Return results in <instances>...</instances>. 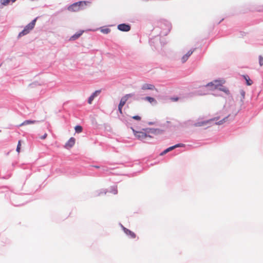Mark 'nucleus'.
<instances>
[{"instance_id":"26","label":"nucleus","mask_w":263,"mask_h":263,"mask_svg":"<svg viewBox=\"0 0 263 263\" xmlns=\"http://www.w3.org/2000/svg\"><path fill=\"white\" fill-rule=\"evenodd\" d=\"M133 119L136 120H138V121H140L141 120V117L139 116H133L132 117Z\"/></svg>"},{"instance_id":"21","label":"nucleus","mask_w":263,"mask_h":263,"mask_svg":"<svg viewBox=\"0 0 263 263\" xmlns=\"http://www.w3.org/2000/svg\"><path fill=\"white\" fill-rule=\"evenodd\" d=\"M21 147V141L19 140L17 143V147H16V152L19 153L20 152Z\"/></svg>"},{"instance_id":"22","label":"nucleus","mask_w":263,"mask_h":263,"mask_svg":"<svg viewBox=\"0 0 263 263\" xmlns=\"http://www.w3.org/2000/svg\"><path fill=\"white\" fill-rule=\"evenodd\" d=\"M230 115L228 116L227 117H226V118H224V119H223L222 120H221L220 121L218 124H222V123H223L224 122H226L228 121V118L229 117Z\"/></svg>"},{"instance_id":"28","label":"nucleus","mask_w":263,"mask_h":263,"mask_svg":"<svg viewBox=\"0 0 263 263\" xmlns=\"http://www.w3.org/2000/svg\"><path fill=\"white\" fill-rule=\"evenodd\" d=\"M169 152V151L167 150V149L166 148V149H165L163 152H162L160 155L162 156L165 154H166L167 153Z\"/></svg>"},{"instance_id":"17","label":"nucleus","mask_w":263,"mask_h":263,"mask_svg":"<svg viewBox=\"0 0 263 263\" xmlns=\"http://www.w3.org/2000/svg\"><path fill=\"white\" fill-rule=\"evenodd\" d=\"M219 89L223 92H224L227 95H230V91L228 88L223 86L220 87Z\"/></svg>"},{"instance_id":"30","label":"nucleus","mask_w":263,"mask_h":263,"mask_svg":"<svg viewBox=\"0 0 263 263\" xmlns=\"http://www.w3.org/2000/svg\"><path fill=\"white\" fill-rule=\"evenodd\" d=\"M122 107H120V106H118V110H119V112H120V113L121 114H122Z\"/></svg>"},{"instance_id":"23","label":"nucleus","mask_w":263,"mask_h":263,"mask_svg":"<svg viewBox=\"0 0 263 263\" xmlns=\"http://www.w3.org/2000/svg\"><path fill=\"white\" fill-rule=\"evenodd\" d=\"M259 63L260 66L263 65V57L261 55L259 57Z\"/></svg>"},{"instance_id":"32","label":"nucleus","mask_w":263,"mask_h":263,"mask_svg":"<svg viewBox=\"0 0 263 263\" xmlns=\"http://www.w3.org/2000/svg\"><path fill=\"white\" fill-rule=\"evenodd\" d=\"M241 95L244 97L245 95V92L244 91H241Z\"/></svg>"},{"instance_id":"15","label":"nucleus","mask_w":263,"mask_h":263,"mask_svg":"<svg viewBox=\"0 0 263 263\" xmlns=\"http://www.w3.org/2000/svg\"><path fill=\"white\" fill-rule=\"evenodd\" d=\"M83 32V31H81L80 33H76L75 34H74L70 37V40H75L77 39L82 34Z\"/></svg>"},{"instance_id":"2","label":"nucleus","mask_w":263,"mask_h":263,"mask_svg":"<svg viewBox=\"0 0 263 263\" xmlns=\"http://www.w3.org/2000/svg\"><path fill=\"white\" fill-rule=\"evenodd\" d=\"M36 21V19L35 18L30 23L28 24L25 27L24 29L19 33L18 36L21 37L22 36L27 34L30 32V31L34 28Z\"/></svg>"},{"instance_id":"18","label":"nucleus","mask_w":263,"mask_h":263,"mask_svg":"<svg viewBox=\"0 0 263 263\" xmlns=\"http://www.w3.org/2000/svg\"><path fill=\"white\" fill-rule=\"evenodd\" d=\"M100 31L101 32L104 34H107L110 32V29L107 28H101L100 29Z\"/></svg>"},{"instance_id":"12","label":"nucleus","mask_w":263,"mask_h":263,"mask_svg":"<svg viewBox=\"0 0 263 263\" xmlns=\"http://www.w3.org/2000/svg\"><path fill=\"white\" fill-rule=\"evenodd\" d=\"M36 122H37V121H36V120H25L22 123H21L19 125V126H22L23 125H29V124H34Z\"/></svg>"},{"instance_id":"4","label":"nucleus","mask_w":263,"mask_h":263,"mask_svg":"<svg viewBox=\"0 0 263 263\" xmlns=\"http://www.w3.org/2000/svg\"><path fill=\"white\" fill-rule=\"evenodd\" d=\"M225 83L224 80H215L213 82L209 83L206 86H212L214 89H218Z\"/></svg>"},{"instance_id":"31","label":"nucleus","mask_w":263,"mask_h":263,"mask_svg":"<svg viewBox=\"0 0 263 263\" xmlns=\"http://www.w3.org/2000/svg\"><path fill=\"white\" fill-rule=\"evenodd\" d=\"M47 136V134L45 133L43 136L41 137V139H45Z\"/></svg>"},{"instance_id":"20","label":"nucleus","mask_w":263,"mask_h":263,"mask_svg":"<svg viewBox=\"0 0 263 263\" xmlns=\"http://www.w3.org/2000/svg\"><path fill=\"white\" fill-rule=\"evenodd\" d=\"M75 131L76 132L78 133H80L82 132L83 128L80 125H77L75 128Z\"/></svg>"},{"instance_id":"33","label":"nucleus","mask_w":263,"mask_h":263,"mask_svg":"<svg viewBox=\"0 0 263 263\" xmlns=\"http://www.w3.org/2000/svg\"><path fill=\"white\" fill-rule=\"evenodd\" d=\"M174 100H175V101H177V100H178V99H177V98H176V99H174Z\"/></svg>"},{"instance_id":"11","label":"nucleus","mask_w":263,"mask_h":263,"mask_svg":"<svg viewBox=\"0 0 263 263\" xmlns=\"http://www.w3.org/2000/svg\"><path fill=\"white\" fill-rule=\"evenodd\" d=\"M142 89L143 90H146V89L154 90L155 89V87L154 85H152L151 84H145L142 86Z\"/></svg>"},{"instance_id":"29","label":"nucleus","mask_w":263,"mask_h":263,"mask_svg":"<svg viewBox=\"0 0 263 263\" xmlns=\"http://www.w3.org/2000/svg\"><path fill=\"white\" fill-rule=\"evenodd\" d=\"M118 192V191H117V186L115 187V189H114L113 191H112V193L114 194H116Z\"/></svg>"},{"instance_id":"8","label":"nucleus","mask_w":263,"mask_h":263,"mask_svg":"<svg viewBox=\"0 0 263 263\" xmlns=\"http://www.w3.org/2000/svg\"><path fill=\"white\" fill-rule=\"evenodd\" d=\"M194 49H193V50H190L187 52V53L186 54H185V55H184L182 58H181V61L182 63H184L185 62L187 59H189V58L191 56V55L193 53V52H194Z\"/></svg>"},{"instance_id":"5","label":"nucleus","mask_w":263,"mask_h":263,"mask_svg":"<svg viewBox=\"0 0 263 263\" xmlns=\"http://www.w3.org/2000/svg\"><path fill=\"white\" fill-rule=\"evenodd\" d=\"M133 96L134 95L132 93L127 94L125 95L121 98L120 103L119 104V106L123 107L125 105L129 98L133 97Z\"/></svg>"},{"instance_id":"9","label":"nucleus","mask_w":263,"mask_h":263,"mask_svg":"<svg viewBox=\"0 0 263 263\" xmlns=\"http://www.w3.org/2000/svg\"><path fill=\"white\" fill-rule=\"evenodd\" d=\"M209 122V120L202 121L195 123L194 125L196 127L204 126L207 125Z\"/></svg>"},{"instance_id":"34","label":"nucleus","mask_w":263,"mask_h":263,"mask_svg":"<svg viewBox=\"0 0 263 263\" xmlns=\"http://www.w3.org/2000/svg\"><path fill=\"white\" fill-rule=\"evenodd\" d=\"M95 167H96V168H99V166H95Z\"/></svg>"},{"instance_id":"16","label":"nucleus","mask_w":263,"mask_h":263,"mask_svg":"<svg viewBox=\"0 0 263 263\" xmlns=\"http://www.w3.org/2000/svg\"><path fill=\"white\" fill-rule=\"evenodd\" d=\"M183 146V144H176L174 146H171V147L167 148V149L169 152H170V151L173 150L174 149H175V148L182 147Z\"/></svg>"},{"instance_id":"25","label":"nucleus","mask_w":263,"mask_h":263,"mask_svg":"<svg viewBox=\"0 0 263 263\" xmlns=\"http://www.w3.org/2000/svg\"><path fill=\"white\" fill-rule=\"evenodd\" d=\"M94 98H95L93 97V96H92V95H91V96H90V97L89 98V99H88V103L89 104H91L92 101L93 100Z\"/></svg>"},{"instance_id":"3","label":"nucleus","mask_w":263,"mask_h":263,"mask_svg":"<svg viewBox=\"0 0 263 263\" xmlns=\"http://www.w3.org/2000/svg\"><path fill=\"white\" fill-rule=\"evenodd\" d=\"M133 130L134 133V135L137 137V139L140 140H143L147 138H151L152 137L150 135H147L145 133L143 132H137L133 129Z\"/></svg>"},{"instance_id":"10","label":"nucleus","mask_w":263,"mask_h":263,"mask_svg":"<svg viewBox=\"0 0 263 263\" xmlns=\"http://www.w3.org/2000/svg\"><path fill=\"white\" fill-rule=\"evenodd\" d=\"M123 230H124V233L126 235L130 236L132 238H135L136 237V234L133 232L131 231L130 230H129L125 228H123Z\"/></svg>"},{"instance_id":"19","label":"nucleus","mask_w":263,"mask_h":263,"mask_svg":"<svg viewBox=\"0 0 263 263\" xmlns=\"http://www.w3.org/2000/svg\"><path fill=\"white\" fill-rule=\"evenodd\" d=\"M16 0H1V3L3 5H8L10 1L14 2Z\"/></svg>"},{"instance_id":"6","label":"nucleus","mask_w":263,"mask_h":263,"mask_svg":"<svg viewBox=\"0 0 263 263\" xmlns=\"http://www.w3.org/2000/svg\"><path fill=\"white\" fill-rule=\"evenodd\" d=\"M76 139L74 138L71 137L68 140V141L65 144V147L67 149H69L72 147L74 145Z\"/></svg>"},{"instance_id":"7","label":"nucleus","mask_w":263,"mask_h":263,"mask_svg":"<svg viewBox=\"0 0 263 263\" xmlns=\"http://www.w3.org/2000/svg\"><path fill=\"white\" fill-rule=\"evenodd\" d=\"M118 29L122 31H128L130 29V27L128 25L122 24L118 26Z\"/></svg>"},{"instance_id":"14","label":"nucleus","mask_w":263,"mask_h":263,"mask_svg":"<svg viewBox=\"0 0 263 263\" xmlns=\"http://www.w3.org/2000/svg\"><path fill=\"white\" fill-rule=\"evenodd\" d=\"M143 99L145 101L149 102L151 104H152V103L156 104L157 103L156 100L154 98H152L151 97H146Z\"/></svg>"},{"instance_id":"1","label":"nucleus","mask_w":263,"mask_h":263,"mask_svg":"<svg viewBox=\"0 0 263 263\" xmlns=\"http://www.w3.org/2000/svg\"><path fill=\"white\" fill-rule=\"evenodd\" d=\"M90 4L91 2L89 1H80L69 6L68 8V10L70 11L77 12L84 9L86 6Z\"/></svg>"},{"instance_id":"27","label":"nucleus","mask_w":263,"mask_h":263,"mask_svg":"<svg viewBox=\"0 0 263 263\" xmlns=\"http://www.w3.org/2000/svg\"><path fill=\"white\" fill-rule=\"evenodd\" d=\"M169 152V151L167 150V149L166 148V149H165L163 152H162L160 155L162 156L165 154H166L167 153Z\"/></svg>"},{"instance_id":"24","label":"nucleus","mask_w":263,"mask_h":263,"mask_svg":"<svg viewBox=\"0 0 263 263\" xmlns=\"http://www.w3.org/2000/svg\"><path fill=\"white\" fill-rule=\"evenodd\" d=\"M101 92V90H96L91 95L93 96L94 98L98 96Z\"/></svg>"},{"instance_id":"13","label":"nucleus","mask_w":263,"mask_h":263,"mask_svg":"<svg viewBox=\"0 0 263 263\" xmlns=\"http://www.w3.org/2000/svg\"><path fill=\"white\" fill-rule=\"evenodd\" d=\"M243 78L246 81L247 85L250 86L253 84V81L250 79L249 77L247 75H243Z\"/></svg>"}]
</instances>
